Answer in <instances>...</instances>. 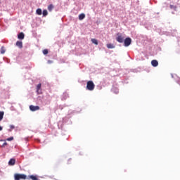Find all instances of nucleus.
<instances>
[{"label":"nucleus","instance_id":"obj_28","mask_svg":"<svg viewBox=\"0 0 180 180\" xmlns=\"http://www.w3.org/2000/svg\"><path fill=\"white\" fill-rule=\"evenodd\" d=\"M2 130V127L0 126V131Z\"/></svg>","mask_w":180,"mask_h":180},{"label":"nucleus","instance_id":"obj_16","mask_svg":"<svg viewBox=\"0 0 180 180\" xmlns=\"http://www.w3.org/2000/svg\"><path fill=\"white\" fill-rule=\"evenodd\" d=\"M4 115H5V112H4V111H0V121L4 119Z\"/></svg>","mask_w":180,"mask_h":180},{"label":"nucleus","instance_id":"obj_24","mask_svg":"<svg viewBox=\"0 0 180 180\" xmlns=\"http://www.w3.org/2000/svg\"><path fill=\"white\" fill-rule=\"evenodd\" d=\"M10 128H11V129H15V126H13V125H10Z\"/></svg>","mask_w":180,"mask_h":180},{"label":"nucleus","instance_id":"obj_7","mask_svg":"<svg viewBox=\"0 0 180 180\" xmlns=\"http://www.w3.org/2000/svg\"><path fill=\"white\" fill-rule=\"evenodd\" d=\"M151 65H153V67H158V60H153L151 61Z\"/></svg>","mask_w":180,"mask_h":180},{"label":"nucleus","instance_id":"obj_4","mask_svg":"<svg viewBox=\"0 0 180 180\" xmlns=\"http://www.w3.org/2000/svg\"><path fill=\"white\" fill-rule=\"evenodd\" d=\"M131 44V38L127 37L125 39H124V46L125 47H129Z\"/></svg>","mask_w":180,"mask_h":180},{"label":"nucleus","instance_id":"obj_17","mask_svg":"<svg viewBox=\"0 0 180 180\" xmlns=\"http://www.w3.org/2000/svg\"><path fill=\"white\" fill-rule=\"evenodd\" d=\"M0 51H1V54H5V51H6L5 47L2 46V47L1 48Z\"/></svg>","mask_w":180,"mask_h":180},{"label":"nucleus","instance_id":"obj_12","mask_svg":"<svg viewBox=\"0 0 180 180\" xmlns=\"http://www.w3.org/2000/svg\"><path fill=\"white\" fill-rule=\"evenodd\" d=\"M85 19V14L84 13H81L79 15V20H84Z\"/></svg>","mask_w":180,"mask_h":180},{"label":"nucleus","instance_id":"obj_14","mask_svg":"<svg viewBox=\"0 0 180 180\" xmlns=\"http://www.w3.org/2000/svg\"><path fill=\"white\" fill-rule=\"evenodd\" d=\"M91 42L93 43V44H96V46H98V39H91Z\"/></svg>","mask_w":180,"mask_h":180},{"label":"nucleus","instance_id":"obj_15","mask_svg":"<svg viewBox=\"0 0 180 180\" xmlns=\"http://www.w3.org/2000/svg\"><path fill=\"white\" fill-rule=\"evenodd\" d=\"M107 47L108 49H115V45H113V44H108Z\"/></svg>","mask_w":180,"mask_h":180},{"label":"nucleus","instance_id":"obj_20","mask_svg":"<svg viewBox=\"0 0 180 180\" xmlns=\"http://www.w3.org/2000/svg\"><path fill=\"white\" fill-rule=\"evenodd\" d=\"M170 8L174 9V11H176V6L170 5Z\"/></svg>","mask_w":180,"mask_h":180},{"label":"nucleus","instance_id":"obj_11","mask_svg":"<svg viewBox=\"0 0 180 180\" xmlns=\"http://www.w3.org/2000/svg\"><path fill=\"white\" fill-rule=\"evenodd\" d=\"M16 162L15 159H11L8 162V165H14Z\"/></svg>","mask_w":180,"mask_h":180},{"label":"nucleus","instance_id":"obj_22","mask_svg":"<svg viewBox=\"0 0 180 180\" xmlns=\"http://www.w3.org/2000/svg\"><path fill=\"white\" fill-rule=\"evenodd\" d=\"M12 140H13V136H11L6 139L7 141H12Z\"/></svg>","mask_w":180,"mask_h":180},{"label":"nucleus","instance_id":"obj_6","mask_svg":"<svg viewBox=\"0 0 180 180\" xmlns=\"http://www.w3.org/2000/svg\"><path fill=\"white\" fill-rule=\"evenodd\" d=\"M27 179L39 180V179L37 178V176H34V175L28 176L27 177Z\"/></svg>","mask_w":180,"mask_h":180},{"label":"nucleus","instance_id":"obj_26","mask_svg":"<svg viewBox=\"0 0 180 180\" xmlns=\"http://www.w3.org/2000/svg\"><path fill=\"white\" fill-rule=\"evenodd\" d=\"M48 63H49V64H51V63H52V61H51V60H48Z\"/></svg>","mask_w":180,"mask_h":180},{"label":"nucleus","instance_id":"obj_23","mask_svg":"<svg viewBox=\"0 0 180 180\" xmlns=\"http://www.w3.org/2000/svg\"><path fill=\"white\" fill-rule=\"evenodd\" d=\"M5 146H8V143L5 142L4 143H3L1 147H5Z\"/></svg>","mask_w":180,"mask_h":180},{"label":"nucleus","instance_id":"obj_10","mask_svg":"<svg viewBox=\"0 0 180 180\" xmlns=\"http://www.w3.org/2000/svg\"><path fill=\"white\" fill-rule=\"evenodd\" d=\"M17 47H19V49H22L23 47V43L20 41H18L16 42Z\"/></svg>","mask_w":180,"mask_h":180},{"label":"nucleus","instance_id":"obj_19","mask_svg":"<svg viewBox=\"0 0 180 180\" xmlns=\"http://www.w3.org/2000/svg\"><path fill=\"white\" fill-rule=\"evenodd\" d=\"M36 12H37V15H41V13H42L41 8L37 9Z\"/></svg>","mask_w":180,"mask_h":180},{"label":"nucleus","instance_id":"obj_3","mask_svg":"<svg viewBox=\"0 0 180 180\" xmlns=\"http://www.w3.org/2000/svg\"><path fill=\"white\" fill-rule=\"evenodd\" d=\"M116 40L118 41V43H123V41H124V37H123L122 34L117 33Z\"/></svg>","mask_w":180,"mask_h":180},{"label":"nucleus","instance_id":"obj_8","mask_svg":"<svg viewBox=\"0 0 180 180\" xmlns=\"http://www.w3.org/2000/svg\"><path fill=\"white\" fill-rule=\"evenodd\" d=\"M40 89H41V83H39L37 86V92L38 94H41V91H40Z\"/></svg>","mask_w":180,"mask_h":180},{"label":"nucleus","instance_id":"obj_13","mask_svg":"<svg viewBox=\"0 0 180 180\" xmlns=\"http://www.w3.org/2000/svg\"><path fill=\"white\" fill-rule=\"evenodd\" d=\"M53 9H54V5L50 4L49 6H48V11L49 12H51V11H53Z\"/></svg>","mask_w":180,"mask_h":180},{"label":"nucleus","instance_id":"obj_5","mask_svg":"<svg viewBox=\"0 0 180 180\" xmlns=\"http://www.w3.org/2000/svg\"><path fill=\"white\" fill-rule=\"evenodd\" d=\"M30 110L32 111V112H36V110H40V107L39 105H30Z\"/></svg>","mask_w":180,"mask_h":180},{"label":"nucleus","instance_id":"obj_18","mask_svg":"<svg viewBox=\"0 0 180 180\" xmlns=\"http://www.w3.org/2000/svg\"><path fill=\"white\" fill-rule=\"evenodd\" d=\"M42 15H43V16H47V15H49L47 10H44L42 12Z\"/></svg>","mask_w":180,"mask_h":180},{"label":"nucleus","instance_id":"obj_2","mask_svg":"<svg viewBox=\"0 0 180 180\" xmlns=\"http://www.w3.org/2000/svg\"><path fill=\"white\" fill-rule=\"evenodd\" d=\"M14 179L15 180H20V179H27V176H26L25 174H15L14 175Z\"/></svg>","mask_w":180,"mask_h":180},{"label":"nucleus","instance_id":"obj_27","mask_svg":"<svg viewBox=\"0 0 180 180\" xmlns=\"http://www.w3.org/2000/svg\"><path fill=\"white\" fill-rule=\"evenodd\" d=\"M115 93L119 94V90L117 89Z\"/></svg>","mask_w":180,"mask_h":180},{"label":"nucleus","instance_id":"obj_9","mask_svg":"<svg viewBox=\"0 0 180 180\" xmlns=\"http://www.w3.org/2000/svg\"><path fill=\"white\" fill-rule=\"evenodd\" d=\"M18 39H19L20 40H23V39H25V34L23 32H20V34H18Z\"/></svg>","mask_w":180,"mask_h":180},{"label":"nucleus","instance_id":"obj_21","mask_svg":"<svg viewBox=\"0 0 180 180\" xmlns=\"http://www.w3.org/2000/svg\"><path fill=\"white\" fill-rule=\"evenodd\" d=\"M43 54H44V55L49 54V50L44 49V50L43 51Z\"/></svg>","mask_w":180,"mask_h":180},{"label":"nucleus","instance_id":"obj_1","mask_svg":"<svg viewBox=\"0 0 180 180\" xmlns=\"http://www.w3.org/2000/svg\"><path fill=\"white\" fill-rule=\"evenodd\" d=\"M86 89L88 91H94L95 89V84H94L93 81H88L86 84Z\"/></svg>","mask_w":180,"mask_h":180},{"label":"nucleus","instance_id":"obj_25","mask_svg":"<svg viewBox=\"0 0 180 180\" xmlns=\"http://www.w3.org/2000/svg\"><path fill=\"white\" fill-rule=\"evenodd\" d=\"M177 84L180 86V79L177 80Z\"/></svg>","mask_w":180,"mask_h":180}]
</instances>
